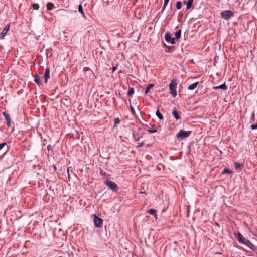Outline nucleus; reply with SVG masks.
Returning a JSON list of instances; mask_svg holds the SVG:
<instances>
[{"label": "nucleus", "mask_w": 257, "mask_h": 257, "mask_svg": "<svg viewBox=\"0 0 257 257\" xmlns=\"http://www.w3.org/2000/svg\"><path fill=\"white\" fill-rule=\"evenodd\" d=\"M193 3V0H188L187 2H186V9L187 10L190 9L192 6V4Z\"/></svg>", "instance_id": "nucleus-19"}, {"label": "nucleus", "mask_w": 257, "mask_h": 257, "mask_svg": "<svg viewBox=\"0 0 257 257\" xmlns=\"http://www.w3.org/2000/svg\"><path fill=\"white\" fill-rule=\"evenodd\" d=\"M198 84H199V82H195V83L190 85L188 87V89L190 90H194L197 87V86L198 85Z\"/></svg>", "instance_id": "nucleus-14"}, {"label": "nucleus", "mask_w": 257, "mask_h": 257, "mask_svg": "<svg viewBox=\"0 0 257 257\" xmlns=\"http://www.w3.org/2000/svg\"><path fill=\"white\" fill-rule=\"evenodd\" d=\"M148 213H149L150 214L153 215L156 218V219H157V211L154 209H150L148 210Z\"/></svg>", "instance_id": "nucleus-15"}, {"label": "nucleus", "mask_w": 257, "mask_h": 257, "mask_svg": "<svg viewBox=\"0 0 257 257\" xmlns=\"http://www.w3.org/2000/svg\"><path fill=\"white\" fill-rule=\"evenodd\" d=\"M49 75H50V69L49 68H47L45 70V73H44V82L45 83H47L48 82V79L49 78Z\"/></svg>", "instance_id": "nucleus-11"}, {"label": "nucleus", "mask_w": 257, "mask_h": 257, "mask_svg": "<svg viewBox=\"0 0 257 257\" xmlns=\"http://www.w3.org/2000/svg\"><path fill=\"white\" fill-rule=\"evenodd\" d=\"M236 237L240 243L247 246L252 250H255L254 245L249 240L245 238L240 232L237 233Z\"/></svg>", "instance_id": "nucleus-1"}, {"label": "nucleus", "mask_w": 257, "mask_h": 257, "mask_svg": "<svg viewBox=\"0 0 257 257\" xmlns=\"http://www.w3.org/2000/svg\"><path fill=\"white\" fill-rule=\"evenodd\" d=\"M95 34V31L92 26H88L86 28V35L90 36L91 35L93 36Z\"/></svg>", "instance_id": "nucleus-8"}, {"label": "nucleus", "mask_w": 257, "mask_h": 257, "mask_svg": "<svg viewBox=\"0 0 257 257\" xmlns=\"http://www.w3.org/2000/svg\"><path fill=\"white\" fill-rule=\"evenodd\" d=\"M252 117H254V113H252Z\"/></svg>", "instance_id": "nucleus-40"}, {"label": "nucleus", "mask_w": 257, "mask_h": 257, "mask_svg": "<svg viewBox=\"0 0 257 257\" xmlns=\"http://www.w3.org/2000/svg\"><path fill=\"white\" fill-rule=\"evenodd\" d=\"M172 115L173 116H174V117L176 119V120H178L180 119V115L178 113V112H177V109H176V107H174L173 108V111H172Z\"/></svg>", "instance_id": "nucleus-13"}, {"label": "nucleus", "mask_w": 257, "mask_h": 257, "mask_svg": "<svg viewBox=\"0 0 257 257\" xmlns=\"http://www.w3.org/2000/svg\"><path fill=\"white\" fill-rule=\"evenodd\" d=\"M78 11L83 16H85V14L83 12V7L81 4H80L78 6Z\"/></svg>", "instance_id": "nucleus-23"}, {"label": "nucleus", "mask_w": 257, "mask_h": 257, "mask_svg": "<svg viewBox=\"0 0 257 257\" xmlns=\"http://www.w3.org/2000/svg\"><path fill=\"white\" fill-rule=\"evenodd\" d=\"M165 39L167 42L170 43L172 44H175L176 43L175 39L171 37V34L169 32L165 34Z\"/></svg>", "instance_id": "nucleus-7"}, {"label": "nucleus", "mask_w": 257, "mask_h": 257, "mask_svg": "<svg viewBox=\"0 0 257 257\" xmlns=\"http://www.w3.org/2000/svg\"><path fill=\"white\" fill-rule=\"evenodd\" d=\"M67 173H68V177L69 178H70V174H69V168H67Z\"/></svg>", "instance_id": "nucleus-37"}, {"label": "nucleus", "mask_w": 257, "mask_h": 257, "mask_svg": "<svg viewBox=\"0 0 257 257\" xmlns=\"http://www.w3.org/2000/svg\"><path fill=\"white\" fill-rule=\"evenodd\" d=\"M219 89H222L223 90H226L227 89V86L226 85L225 83H224L221 85L218 86H214L212 87L213 90H216Z\"/></svg>", "instance_id": "nucleus-12"}, {"label": "nucleus", "mask_w": 257, "mask_h": 257, "mask_svg": "<svg viewBox=\"0 0 257 257\" xmlns=\"http://www.w3.org/2000/svg\"><path fill=\"white\" fill-rule=\"evenodd\" d=\"M234 16L233 12L230 10H225L221 13V16L226 20H229Z\"/></svg>", "instance_id": "nucleus-5"}, {"label": "nucleus", "mask_w": 257, "mask_h": 257, "mask_svg": "<svg viewBox=\"0 0 257 257\" xmlns=\"http://www.w3.org/2000/svg\"><path fill=\"white\" fill-rule=\"evenodd\" d=\"M134 93V89L133 88H129L128 91L127 92L128 96H132Z\"/></svg>", "instance_id": "nucleus-25"}, {"label": "nucleus", "mask_w": 257, "mask_h": 257, "mask_svg": "<svg viewBox=\"0 0 257 257\" xmlns=\"http://www.w3.org/2000/svg\"><path fill=\"white\" fill-rule=\"evenodd\" d=\"M120 121L119 119L118 118H117V119H116L115 120L114 123H115V124L116 125L117 124H119L120 123Z\"/></svg>", "instance_id": "nucleus-33"}, {"label": "nucleus", "mask_w": 257, "mask_h": 257, "mask_svg": "<svg viewBox=\"0 0 257 257\" xmlns=\"http://www.w3.org/2000/svg\"><path fill=\"white\" fill-rule=\"evenodd\" d=\"M2 115L5 117L6 120L7 121V125L10 127L11 126V118L10 115L7 113L6 112H3L2 113Z\"/></svg>", "instance_id": "nucleus-9"}, {"label": "nucleus", "mask_w": 257, "mask_h": 257, "mask_svg": "<svg viewBox=\"0 0 257 257\" xmlns=\"http://www.w3.org/2000/svg\"><path fill=\"white\" fill-rule=\"evenodd\" d=\"M10 29V25H7L5 26V27L2 31L1 33V36H0V39H2L4 38V37L6 35L8 31Z\"/></svg>", "instance_id": "nucleus-10"}, {"label": "nucleus", "mask_w": 257, "mask_h": 257, "mask_svg": "<svg viewBox=\"0 0 257 257\" xmlns=\"http://www.w3.org/2000/svg\"><path fill=\"white\" fill-rule=\"evenodd\" d=\"M47 150L48 151H53V146H52L51 145H48L47 146Z\"/></svg>", "instance_id": "nucleus-32"}, {"label": "nucleus", "mask_w": 257, "mask_h": 257, "mask_svg": "<svg viewBox=\"0 0 257 257\" xmlns=\"http://www.w3.org/2000/svg\"><path fill=\"white\" fill-rule=\"evenodd\" d=\"M103 222V220L102 218L98 217L96 214L94 215V223L96 227H101Z\"/></svg>", "instance_id": "nucleus-6"}, {"label": "nucleus", "mask_w": 257, "mask_h": 257, "mask_svg": "<svg viewBox=\"0 0 257 257\" xmlns=\"http://www.w3.org/2000/svg\"><path fill=\"white\" fill-rule=\"evenodd\" d=\"M215 224H216V225L217 226H219V223H216Z\"/></svg>", "instance_id": "nucleus-39"}, {"label": "nucleus", "mask_w": 257, "mask_h": 257, "mask_svg": "<svg viewBox=\"0 0 257 257\" xmlns=\"http://www.w3.org/2000/svg\"><path fill=\"white\" fill-rule=\"evenodd\" d=\"M7 145L6 143H2L0 144V151Z\"/></svg>", "instance_id": "nucleus-31"}, {"label": "nucleus", "mask_w": 257, "mask_h": 257, "mask_svg": "<svg viewBox=\"0 0 257 257\" xmlns=\"http://www.w3.org/2000/svg\"><path fill=\"white\" fill-rule=\"evenodd\" d=\"M176 9L178 10L182 8V3L181 2H177L176 4Z\"/></svg>", "instance_id": "nucleus-27"}, {"label": "nucleus", "mask_w": 257, "mask_h": 257, "mask_svg": "<svg viewBox=\"0 0 257 257\" xmlns=\"http://www.w3.org/2000/svg\"><path fill=\"white\" fill-rule=\"evenodd\" d=\"M131 111L133 113H135V109L133 107H131Z\"/></svg>", "instance_id": "nucleus-36"}, {"label": "nucleus", "mask_w": 257, "mask_h": 257, "mask_svg": "<svg viewBox=\"0 0 257 257\" xmlns=\"http://www.w3.org/2000/svg\"><path fill=\"white\" fill-rule=\"evenodd\" d=\"M191 131H186L184 130H180L176 134V137L182 139H185L189 137L191 135Z\"/></svg>", "instance_id": "nucleus-3"}, {"label": "nucleus", "mask_w": 257, "mask_h": 257, "mask_svg": "<svg viewBox=\"0 0 257 257\" xmlns=\"http://www.w3.org/2000/svg\"><path fill=\"white\" fill-rule=\"evenodd\" d=\"M147 132H148L149 133H156L157 132V129L155 128V129H148L147 130Z\"/></svg>", "instance_id": "nucleus-29"}, {"label": "nucleus", "mask_w": 257, "mask_h": 257, "mask_svg": "<svg viewBox=\"0 0 257 257\" xmlns=\"http://www.w3.org/2000/svg\"><path fill=\"white\" fill-rule=\"evenodd\" d=\"M165 46L166 47V48L167 49L166 50V51L167 52H172L175 50L174 46H166V45H165Z\"/></svg>", "instance_id": "nucleus-18"}, {"label": "nucleus", "mask_w": 257, "mask_h": 257, "mask_svg": "<svg viewBox=\"0 0 257 257\" xmlns=\"http://www.w3.org/2000/svg\"><path fill=\"white\" fill-rule=\"evenodd\" d=\"M181 30L180 29L175 33V37L174 38L175 39V40H179L181 38Z\"/></svg>", "instance_id": "nucleus-16"}, {"label": "nucleus", "mask_w": 257, "mask_h": 257, "mask_svg": "<svg viewBox=\"0 0 257 257\" xmlns=\"http://www.w3.org/2000/svg\"><path fill=\"white\" fill-rule=\"evenodd\" d=\"M154 84H149L147 87H146V90H145V94H148L150 93V89L154 87Z\"/></svg>", "instance_id": "nucleus-17"}, {"label": "nucleus", "mask_w": 257, "mask_h": 257, "mask_svg": "<svg viewBox=\"0 0 257 257\" xmlns=\"http://www.w3.org/2000/svg\"><path fill=\"white\" fill-rule=\"evenodd\" d=\"M169 0H164V6H163L162 10L161 11V13H163V12L165 10L166 7L167 6V5H168V4L169 3Z\"/></svg>", "instance_id": "nucleus-28"}, {"label": "nucleus", "mask_w": 257, "mask_h": 257, "mask_svg": "<svg viewBox=\"0 0 257 257\" xmlns=\"http://www.w3.org/2000/svg\"><path fill=\"white\" fill-rule=\"evenodd\" d=\"M234 165H235L236 169H239L241 166V164L239 163H237V162H235Z\"/></svg>", "instance_id": "nucleus-30"}, {"label": "nucleus", "mask_w": 257, "mask_h": 257, "mask_svg": "<svg viewBox=\"0 0 257 257\" xmlns=\"http://www.w3.org/2000/svg\"><path fill=\"white\" fill-rule=\"evenodd\" d=\"M186 2H187V1H183V4L186 5Z\"/></svg>", "instance_id": "nucleus-38"}, {"label": "nucleus", "mask_w": 257, "mask_h": 257, "mask_svg": "<svg viewBox=\"0 0 257 257\" xmlns=\"http://www.w3.org/2000/svg\"><path fill=\"white\" fill-rule=\"evenodd\" d=\"M177 85V84L176 82V81L174 79H173L169 84V89L171 91L170 93L173 97H175L177 94L176 91Z\"/></svg>", "instance_id": "nucleus-2"}, {"label": "nucleus", "mask_w": 257, "mask_h": 257, "mask_svg": "<svg viewBox=\"0 0 257 257\" xmlns=\"http://www.w3.org/2000/svg\"><path fill=\"white\" fill-rule=\"evenodd\" d=\"M32 7L34 10H38L39 8V5L37 3H33L32 5Z\"/></svg>", "instance_id": "nucleus-26"}, {"label": "nucleus", "mask_w": 257, "mask_h": 257, "mask_svg": "<svg viewBox=\"0 0 257 257\" xmlns=\"http://www.w3.org/2000/svg\"><path fill=\"white\" fill-rule=\"evenodd\" d=\"M90 70V68H89V67H84V70L85 71H88V70Z\"/></svg>", "instance_id": "nucleus-35"}, {"label": "nucleus", "mask_w": 257, "mask_h": 257, "mask_svg": "<svg viewBox=\"0 0 257 257\" xmlns=\"http://www.w3.org/2000/svg\"><path fill=\"white\" fill-rule=\"evenodd\" d=\"M104 183L113 192H117L118 187L117 184L110 180H106Z\"/></svg>", "instance_id": "nucleus-4"}, {"label": "nucleus", "mask_w": 257, "mask_h": 257, "mask_svg": "<svg viewBox=\"0 0 257 257\" xmlns=\"http://www.w3.org/2000/svg\"><path fill=\"white\" fill-rule=\"evenodd\" d=\"M117 68V65L113 66L112 68V72H114Z\"/></svg>", "instance_id": "nucleus-34"}, {"label": "nucleus", "mask_w": 257, "mask_h": 257, "mask_svg": "<svg viewBox=\"0 0 257 257\" xmlns=\"http://www.w3.org/2000/svg\"><path fill=\"white\" fill-rule=\"evenodd\" d=\"M34 82L38 85H40L41 83L39 76L37 74L34 76Z\"/></svg>", "instance_id": "nucleus-20"}, {"label": "nucleus", "mask_w": 257, "mask_h": 257, "mask_svg": "<svg viewBox=\"0 0 257 257\" xmlns=\"http://www.w3.org/2000/svg\"><path fill=\"white\" fill-rule=\"evenodd\" d=\"M54 169L56 170V167L55 166L54 167Z\"/></svg>", "instance_id": "nucleus-41"}, {"label": "nucleus", "mask_w": 257, "mask_h": 257, "mask_svg": "<svg viewBox=\"0 0 257 257\" xmlns=\"http://www.w3.org/2000/svg\"><path fill=\"white\" fill-rule=\"evenodd\" d=\"M233 173V171L230 169H228L227 168H225L223 171L222 172V174H232Z\"/></svg>", "instance_id": "nucleus-22"}, {"label": "nucleus", "mask_w": 257, "mask_h": 257, "mask_svg": "<svg viewBox=\"0 0 257 257\" xmlns=\"http://www.w3.org/2000/svg\"><path fill=\"white\" fill-rule=\"evenodd\" d=\"M156 116L158 117V118L162 120L163 119V116L162 114L160 113L159 110L158 109L156 112Z\"/></svg>", "instance_id": "nucleus-24"}, {"label": "nucleus", "mask_w": 257, "mask_h": 257, "mask_svg": "<svg viewBox=\"0 0 257 257\" xmlns=\"http://www.w3.org/2000/svg\"><path fill=\"white\" fill-rule=\"evenodd\" d=\"M47 9L48 10H52L54 7V4L52 3L49 2L46 5Z\"/></svg>", "instance_id": "nucleus-21"}]
</instances>
